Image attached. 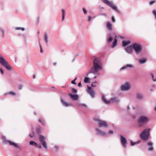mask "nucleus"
I'll return each mask as SVG.
<instances>
[{"label":"nucleus","instance_id":"f257e3e1","mask_svg":"<svg viewBox=\"0 0 156 156\" xmlns=\"http://www.w3.org/2000/svg\"><path fill=\"white\" fill-rule=\"evenodd\" d=\"M102 71V63L101 59L97 58L93 61V65L89 70V72L87 74V76L90 73L94 75L93 79H96L99 75V72Z\"/></svg>","mask_w":156,"mask_h":156},{"label":"nucleus","instance_id":"f03ea898","mask_svg":"<svg viewBox=\"0 0 156 156\" xmlns=\"http://www.w3.org/2000/svg\"><path fill=\"white\" fill-rule=\"evenodd\" d=\"M0 64L8 70H11L12 69V67L1 55H0Z\"/></svg>","mask_w":156,"mask_h":156},{"label":"nucleus","instance_id":"7ed1b4c3","mask_svg":"<svg viewBox=\"0 0 156 156\" xmlns=\"http://www.w3.org/2000/svg\"><path fill=\"white\" fill-rule=\"evenodd\" d=\"M150 129H145L140 134V137L143 140H147L150 136Z\"/></svg>","mask_w":156,"mask_h":156},{"label":"nucleus","instance_id":"20e7f679","mask_svg":"<svg viewBox=\"0 0 156 156\" xmlns=\"http://www.w3.org/2000/svg\"><path fill=\"white\" fill-rule=\"evenodd\" d=\"M133 49L134 51L136 54H140L142 50V47L140 44L135 43L132 45Z\"/></svg>","mask_w":156,"mask_h":156},{"label":"nucleus","instance_id":"39448f33","mask_svg":"<svg viewBox=\"0 0 156 156\" xmlns=\"http://www.w3.org/2000/svg\"><path fill=\"white\" fill-rule=\"evenodd\" d=\"M149 120V118L146 116L142 115L140 116L138 119V122L142 125L147 124Z\"/></svg>","mask_w":156,"mask_h":156},{"label":"nucleus","instance_id":"423d86ee","mask_svg":"<svg viewBox=\"0 0 156 156\" xmlns=\"http://www.w3.org/2000/svg\"><path fill=\"white\" fill-rule=\"evenodd\" d=\"M39 140L44 148L46 150H48L47 145L45 141V138L41 135H40Z\"/></svg>","mask_w":156,"mask_h":156},{"label":"nucleus","instance_id":"0eeeda50","mask_svg":"<svg viewBox=\"0 0 156 156\" xmlns=\"http://www.w3.org/2000/svg\"><path fill=\"white\" fill-rule=\"evenodd\" d=\"M103 2L106 5L110 6L112 9L114 10L116 12H118L117 7L113 5V3L112 2H110L107 0H102Z\"/></svg>","mask_w":156,"mask_h":156},{"label":"nucleus","instance_id":"6e6552de","mask_svg":"<svg viewBox=\"0 0 156 156\" xmlns=\"http://www.w3.org/2000/svg\"><path fill=\"white\" fill-rule=\"evenodd\" d=\"M95 120L97 122H98L99 126H102L104 127H107L108 126L107 123L104 121H101L97 119H95Z\"/></svg>","mask_w":156,"mask_h":156},{"label":"nucleus","instance_id":"1a4fd4ad","mask_svg":"<svg viewBox=\"0 0 156 156\" xmlns=\"http://www.w3.org/2000/svg\"><path fill=\"white\" fill-rule=\"evenodd\" d=\"M130 88V86L128 83H126L121 86L120 89L123 91H126L129 90Z\"/></svg>","mask_w":156,"mask_h":156},{"label":"nucleus","instance_id":"9d476101","mask_svg":"<svg viewBox=\"0 0 156 156\" xmlns=\"http://www.w3.org/2000/svg\"><path fill=\"white\" fill-rule=\"evenodd\" d=\"M120 141L122 146L125 148H126L127 144V140L126 138L122 135L120 136Z\"/></svg>","mask_w":156,"mask_h":156},{"label":"nucleus","instance_id":"9b49d317","mask_svg":"<svg viewBox=\"0 0 156 156\" xmlns=\"http://www.w3.org/2000/svg\"><path fill=\"white\" fill-rule=\"evenodd\" d=\"M87 91L88 93L90 95L91 97L93 98L94 97L95 93L93 91V90L91 89V87L87 86Z\"/></svg>","mask_w":156,"mask_h":156},{"label":"nucleus","instance_id":"f8f14e48","mask_svg":"<svg viewBox=\"0 0 156 156\" xmlns=\"http://www.w3.org/2000/svg\"><path fill=\"white\" fill-rule=\"evenodd\" d=\"M147 146L148 147L147 150L149 151H152L154 150L153 144L151 141H149L147 143Z\"/></svg>","mask_w":156,"mask_h":156},{"label":"nucleus","instance_id":"ddd939ff","mask_svg":"<svg viewBox=\"0 0 156 156\" xmlns=\"http://www.w3.org/2000/svg\"><path fill=\"white\" fill-rule=\"evenodd\" d=\"M96 130L98 134L100 135L105 136L106 135V133L104 131L99 129L98 128L96 129Z\"/></svg>","mask_w":156,"mask_h":156},{"label":"nucleus","instance_id":"4468645a","mask_svg":"<svg viewBox=\"0 0 156 156\" xmlns=\"http://www.w3.org/2000/svg\"><path fill=\"white\" fill-rule=\"evenodd\" d=\"M106 27L107 29L110 31L112 30V25L109 22H107L106 23Z\"/></svg>","mask_w":156,"mask_h":156},{"label":"nucleus","instance_id":"2eb2a0df","mask_svg":"<svg viewBox=\"0 0 156 156\" xmlns=\"http://www.w3.org/2000/svg\"><path fill=\"white\" fill-rule=\"evenodd\" d=\"M109 103H118L120 102V100L117 98H114L109 100Z\"/></svg>","mask_w":156,"mask_h":156},{"label":"nucleus","instance_id":"dca6fc26","mask_svg":"<svg viewBox=\"0 0 156 156\" xmlns=\"http://www.w3.org/2000/svg\"><path fill=\"white\" fill-rule=\"evenodd\" d=\"M61 101L63 105L65 107H68L72 106L71 104L67 103L62 99H61Z\"/></svg>","mask_w":156,"mask_h":156},{"label":"nucleus","instance_id":"f3484780","mask_svg":"<svg viewBox=\"0 0 156 156\" xmlns=\"http://www.w3.org/2000/svg\"><path fill=\"white\" fill-rule=\"evenodd\" d=\"M132 45L127 47L125 49V50L127 53L131 54L132 52Z\"/></svg>","mask_w":156,"mask_h":156},{"label":"nucleus","instance_id":"a211bd4d","mask_svg":"<svg viewBox=\"0 0 156 156\" xmlns=\"http://www.w3.org/2000/svg\"><path fill=\"white\" fill-rule=\"evenodd\" d=\"M62 12V21H63L64 20L65 18V16L66 14V12L65 10L64 9H61Z\"/></svg>","mask_w":156,"mask_h":156},{"label":"nucleus","instance_id":"6ab92c4d","mask_svg":"<svg viewBox=\"0 0 156 156\" xmlns=\"http://www.w3.org/2000/svg\"><path fill=\"white\" fill-rule=\"evenodd\" d=\"M7 142L9 144V145H10L14 146V147H16L17 148H20V146L17 144L15 143L10 140L7 141Z\"/></svg>","mask_w":156,"mask_h":156},{"label":"nucleus","instance_id":"aec40b11","mask_svg":"<svg viewBox=\"0 0 156 156\" xmlns=\"http://www.w3.org/2000/svg\"><path fill=\"white\" fill-rule=\"evenodd\" d=\"M69 96L73 100L76 101L78 99V96L76 94L73 95L72 94H69Z\"/></svg>","mask_w":156,"mask_h":156},{"label":"nucleus","instance_id":"412c9836","mask_svg":"<svg viewBox=\"0 0 156 156\" xmlns=\"http://www.w3.org/2000/svg\"><path fill=\"white\" fill-rule=\"evenodd\" d=\"M128 67H129L130 68H133V66L131 64H128L125 66H123L120 69V70H124V69H125L127 68Z\"/></svg>","mask_w":156,"mask_h":156},{"label":"nucleus","instance_id":"4be33fe9","mask_svg":"<svg viewBox=\"0 0 156 156\" xmlns=\"http://www.w3.org/2000/svg\"><path fill=\"white\" fill-rule=\"evenodd\" d=\"M117 36H115L114 41L112 43V48H114L115 47L117 44Z\"/></svg>","mask_w":156,"mask_h":156},{"label":"nucleus","instance_id":"5701e85b","mask_svg":"<svg viewBox=\"0 0 156 156\" xmlns=\"http://www.w3.org/2000/svg\"><path fill=\"white\" fill-rule=\"evenodd\" d=\"M130 43V41H124L122 42V46L123 47H126Z\"/></svg>","mask_w":156,"mask_h":156},{"label":"nucleus","instance_id":"b1692460","mask_svg":"<svg viewBox=\"0 0 156 156\" xmlns=\"http://www.w3.org/2000/svg\"><path fill=\"white\" fill-rule=\"evenodd\" d=\"M102 100L106 104L109 103V101H107L106 100L104 95H102Z\"/></svg>","mask_w":156,"mask_h":156},{"label":"nucleus","instance_id":"393cba45","mask_svg":"<svg viewBox=\"0 0 156 156\" xmlns=\"http://www.w3.org/2000/svg\"><path fill=\"white\" fill-rule=\"evenodd\" d=\"M48 35L47 33H45L44 34V41L46 43H47L48 42Z\"/></svg>","mask_w":156,"mask_h":156},{"label":"nucleus","instance_id":"a878e982","mask_svg":"<svg viewBox=\"0 0 156 156\" xmlns=\"http://www.w3.org/2000/svg\"><path fill=\"white\" fill-rule=\"evenodd\" d=\"M143 98V95L140 94L139 93L136 95V98L138 100H141Z\"/></svg>","mask_w":156,"mask_h":156},{"label":"nucleus","instance_id":"bb28decb","mask_svg":"<svg viewBox=\"0 0 156 156\" xmlns=\"http://www.w3.org/2000/svg\"><path fill=\"white\" fill-rule=\"evenodd\" d=\"M140 142V141H138L136 142H133L132 141L130 142V145L131 146H133L135 144H137Z\"/></svg>","mask_w":156,"mask_h":156},{"label":"nucleus","instance_id":"cd10ccee","mask_svg":"<svg viewBox=\"0 0 156 156\" xmlns=\"http://www.w3.org/2000/svg\"><path fill=\"white\" fill-rule=\"evenodd\" d=\"M146 60L145 59H140L139 60L140 63L141 64L144 63L146 61Z\"/></svg>","mask_w":156,"mask_h":156},{"label":"nucleus","instance_id":"c85d7f7f","mask_svg":"<svg viewBox=\"0 0 156 156\" xmlns=\"http://www.w3.org/2000/svg\"><path fill=\"white\" fill-rule=\"evenodd\" d=\"M90 80V79L89 78H88L87 77H85L84 78V82L85 83H88L89 82V81Z\"/></svg>","mask_w":156,"mask_h":156},{"label":"nucleus","instance_id":"c756f323","mask_svg":"<svg viewBox=\"0 0 156 156\" xmlns=\"http://www.w3.org/2000/svg\"><path fill=\"white\" fill-rule=\"evenodd\" d=\"M0 30L2 33V37H4L5 36L4 30L2 28H0Z\"/></svg>","mask_w":156,"mask_h":156},{"label":"nucleus","instance_id":"7c9ffc66","mask_svg":"<svg viewBox=\"0 0 156 156\" xmlns=\"http://www.w3.org/2000/svg\"><path fill=\"white\" fill-rule=\"evenodd\" d=\"M7 94H10L13 95H16V94L13 91L10 92L8 93H6L5 94V95Z\"/></svg>","mask_w":156,"mask_h":156},{"label":"nucleus","instance_id":"2f4dec72","mask_svg":"<svg viewBox=\"0 0 156 156\" xmlns=\"http://www.w3.org/2000/svg\"><path fill=\"white\" fill-rule=\"evenodd\" d=\"M112 40H113V37L112 36H110L109 37V38L108 39L107 41H108V42H111L112 41Z\"/></svg>","mask_w":156,"mask_h":156},{"label":"nucleus","instance_id":"473e14b6","mask_svg":"<svg viewBox=\"0 0 156 156\" xmlns=\"http://www.w3.org/2000/svg\"><path fill=\"white\" fill-rule=\"evenodd\" d=\"M30 145H37V143H35V142L33 141H31L30 142Z\"/></svg>","mask_w":156,"mask_h":156},{"label":"nucleus","instance_id":"72a5a7b5","mask_svg":"<svg viewBox=\"0 0 156 156\" xmlns=\"http://www.w3.org/2000/svg\"><path fill=\"white\" fill-rule=\"evenodd\" d=\"M38 122H41L43 126H45V123L44 122L42 121L41 119H38Z\"/></svg>","mask_w":156,"mask_h":156},{"label":"nucleus","instance_id":"f704fd0d","mask_svg":"<svg viewBox=\"0 0 156 156\" xmlns=\"http://www.w3.org/2000/svg\"><path fill=\"white\" fill-rule=\"evenodd\" d=\"M152 14L154 15V17L156 20V11L155 10H154L152 12Z\"/></svg>","mask_w":156,"mask_h":156},{"label":"nucleus","instance_id":"c9c22d12","mask_svg":"<svg viewBox=\"0 0 156 156\" xmlns=\"http://www.w3.org/2000/svg\"><path fill=\"white\" fill-rule=\"evenodd\" d=\"M16 30H21L22 31H23L25 30V28L24 27H17L16 28Z\"/></svg>","mask_w":156,"mask_h":156},{"label":"nucleus","instance_id":"e433bc0d","mask_svg":"<svg viewBox=\"0 0 156 156\" xmlns=\"http://www.w3.org/2000/svg\"><path fill=\"white\" fill-rule=\"evenodd\" d=\"M156 2V0L152 1L149 2L150 5H151Z\"/></svg>","mask_w":156,"mask_h":156},{"label":"nucleus","instance_id":"4c0bfd02","mask_svg":"<svg viewBox=\"0 0 156 156\" xmlns=\"http://www.w3.org/2000/svg\"><path fill=\"white\" fill-rule=\"evenodd\" d=\"M151 74L152 76V80H153V81H154V82L156 81V78H154V75L152 73H151Z\"/></svg>","mask_w":156,"mask_h":156},{"label":"nucleus","instance_id":"58836bf2","mask_svg":"<svg viewBox=\"0 0 156 156\" xmlns=\"http://www.w3.org/2000/svg\"><path fill=\"white\" fill-rule=\"evenodd\" d=\"M83 11L84 14L85 15L86 14L87 12V11L85 8H83L82 9Z\"/></svg>","mask_w":156,"mask_h":156},{"label":"nucleus","instance_id":"ea45409f","mask_svg":"<svg viewBox=\"0 0 156 156\" xmlns=\"http://www.w3.org/2000/svg\"><path fill=\"white\" fill-rule=\"evenodd\" d=\"M22 36L24 41H26L27 38L25 34H23L22 35Z\"/></svg>","mask_w":156,"mask_h":156},{"label":"nucleus","instance_id":"a19ab883","mask_svg":"<svg viewBox=\"0 0 156 156\" xmlns=\"http://www.w3.org/2000/svg\"><path fill=\"white\" fill-rule=\"evenodd\" d=\"M76 79L77 78H75L74 80L71 81V83L74 84H76V83H75V81L76 80Z\"/></svg>","mask_w":156,"mask_h":156},{"label":"nucleus","instance_id":"79ce46f5","mask_svg":"<svg viewBox=\"0 0 156 156\" xmlns=\"http://www.w3.org/2000/svg\"><path fill=\"white\" fill-rule=\"evenodd\" d=\"M97 83V82L96 81H95L94 82H93L91 84V85L93 87H96V86L94 84V83Z\"/></svg>","mask_w":156,"mask_h":156},{"label":"nucleus","instance_id":"37998d69","mask_svg":"<svg viewBox=\"0 0 156 156\" xmlns=\"http://www.w3.org/2000/svg\"><path fill=\"white\" fill-rule=\"evenodd\" d=\"M39 46L40 47V49H41L40 52L41 53H42L43 52V50H42V46H41V44L39 42Z\"/></svg>","mask_w":156,"mask_h":156},{"label":"nucleus","instance_id":"c03bdc74","mask_svg":"<svg viewBox=\"0 0 156 156\" xmlns=\"http://www.w3.org/2000/svg\"><path fill=\"white\" fill-rule=\"evenodd\" d=\"M72 91L74 93H76L77 92V90L74 88H72Z\"/></svg>","mask_w":156,"mask_h":156},{"label":"nucleus","instance_id":"a18cd8bd","mask_svg":"<svg viewBox=\"0 0 156 156\" xmlns=\"http://www.w3.org/2000/svg\"><path fill=\"white\" fill-rule=\"evenodd\" d=\"M112 20L113 23H115V18H114L113 16H112Z\"/></svg>","mask_w":156,"mask_h":156},{"label":"nucleus","instance_id":"49530a36","mask_svg":"<svg viewBox=\"0 0 156 156\" xmlns=\"http://www.w3.org/2000/svg\"><path fill=\"white\" fill-rule=\"evenodd\" d=\"M92 17L91 16H88V21L89 22H90V20H91L92 19Z\"/></svg>","mask_w":156,"mask_h":156},{"label":"nucleus","instance_id":"de8ad7c7","mask_svg":"<svg viewBox=\"0 0 156 156\" xmlns=\"http://www.w3.org/2000/svg\"><path fill=\"white\" fill-rule=\"evenodd\" d=\"M34 133H31L30 134H29V136L31 137H33L34 136Z\"/></svg>","mask_w":156,"mask_h":156},{"label":"nucleus","instance_id":"09e8293b","mask_svg":"<svg viewBox=\"0 0 156 156\" xmlns=\"http://www.w3.org/2000/svg\"><path fill=\"white\" fill-rule=\"evenodd\" d=\"M22 87H23V86H22V85H20L19 86L18 89L19 90H21L22 89Z\"/></svg>","mask_w":156,"mask_h":156},{"label":"nucleus","instance_id":"8fccbe9b","mask_svg":"<svg viewBox=\"0 0 156 156\" xmlns=\"http://www.w3.org/2000/svg\"><path fill=\"white\" fill-rule=\"evenodd\" d=\"M113 133V131L111 130H110L109 131L108 134H112Z\"/></svg>","mask_w":156,"mask_h":156},{"label":"nucleus","instance_id":"3c124183","mask_svg":"<svg viewBox=\"0 0 156 156\" xmlns=\"http://www.w3.org/2000/svg\"><path fill=\"white\" fill-rule=\"evenodd\" d=\"M0 70L1 71V73L2 74H4V71L2 70V68H0Z\"/></svg>","mask_w":156,"mask_h":156},{"label":"nucleus","instance_id":"603ef678","mask_svg":"<svg viewBox=\"0 0 156 156\" xmlns=\"http://www.w3.org/2000/svg\"><path fill=\"white\" fill-rule=\"evenodd\" d=\"M54 148L56 150H57L58 149L59 147L58 146L56 145L55 146Z\"/></svg>","mask_w":156,"mask_h":156},{"label":"nucleus","instance_id":"864d4df0","mask_svg":"<svg viewBox=\"0 0 156 156\" xmlns=\"http://www.w3.org/2000/svg\"><path fill=\"white\" fill-rule=\"evenodd\" d=\"M80 106H84V107H87V105H86L84 104H80Z\"/></svg>","mask_w":156,"mask_h":156},{"label":"nucleus","instance_id":"5fc2aeb1","mask_svg":"<svg viewBox=\"0 0 156 156\" xmlns=\"http://www.w3.org/2000/svg\"><path fill=\"white\" fill-rule=\"evenodd\" d=\"M78 86L79 87H82V85L81 82H80L78 83Z\"/></svg>","mask_w":156,"mask_h":156},{"label":"nucleus","instance_id":"6e6d98bb","mask_svg":"<svg viewBox=\"0 0 156 156\" xmlns=\"http://www.w3.org/2000/svg\"><path fill=\"white\" fill-rule=\"evenodd\" d=\"M36 146H37V147L39 148H41V145H38L37 144V145H36Z\"/></svg>","mask_w":156,"mask_h":156},{"label":"nucleus","instance_id":"4d7b16f0","mask_svg":"<svg viewBox=\"0 0 156 156\" xmlns=\"http://www.w3.org/2000/svg\"><path fill=\"white\" fill-rule=\"evenodd\" d=\"M40 131H41L40 129V128H39L37 129V132L38 133H40Z\"/></svg>","mask_w":156,"mask_h":156},{"label":"nucleus","instance_id":"13d9d810","mask_svg":"<svg viewBox=\"0 0 156 156\" xmlns=\"http://www.w3.org/2000/svg\"><path fill=\"white\" fill-rule=\"evenodd\" d=\"M57 63L56 62H55L53 63V65L54 66H55L56 64Z\"/></svg>","mask_w":156,"mask_h":156},{"label":"nucleus","instance_id":"bf43d9fd","mask_svg":"<svg viewBox=\"0 0 156 156\" xmlns=\"http://www.w3.org/2000/svg\"><path fill=\"white\" fill-rule=\"evenodd\" d=\"M35 77H36V76H35V75H33V78H34V79L35 78Z\"/></svg>","mask_w":156,"mask_h":156},{"label":"nucleus","instance_id":"052dcab7","mask_svg":"<svg viewBox=\"0 0 156 156\" xmlns=\"http://www.w3.org/2000/svg\"><path fill=\"white\" fill-rule=\"evenodd\" d=\"M55 89V87H52L51 88V90H52V89Z\"/></svg>","mask_w":156,"mask_h":156},{"label":"nucleus","instance_id":"680f3d73","mask_svg":"<svg viewBox=\"0 0 156 156\" xmlns=\"http://www.w3.org/2000/svg\"><path fill=\"white\" fill-rule=\"evenodd\" d=\"M127 109L128 110H129V106H128L127 107Z\"/></svg>","mask_w":156,"mask_h":156},{"label":"nucleus","instance_id":"e2e57ef3","mask_svg":"<svg viewBox=\"0 0 156 156\" xmlns=\"http://www.w3.org/2000/svg\"><path fill=\"white\" fill-rule=\"evenodd\" d=\"M119 37H120L121 38H122V36H119Z\"/></svg>","mask_w":156,"mask_h":156},{"label":"nucleus","instance_id":"0e129e2a","mask_svg":"<svg viewBox=\"0 0 156 156\" xmlns=\"http://www.w3.org/2000/svg\"><path fill=\"white\" fill-rule=\"evenodd\" d=\"M101 9H104V7H101Z\"/></svg>","mask_w":156,"mask_h":156},{"label":"nucleus","instance_id":"69168bd1","mask_svg":"<svg viewBox=\"0 0 156 156\" xmlns=\"http://www.w3.org/2000/svg\"><path fill=\"white\" fill-rule=\"evenodd\" d=\"M57 89H55V91H56L57 90Z\"/></svg>","mask_w":156,"mask_h":156},{"label":"nucleus","instance_id":"338daca9","mask_svg":"<svg viewBox=\"0 0 156 156\" xmlns=\"http://www.w3.org/2000/svg\"><path fill=\"white\" fill-rule=\"evenodd\" d=\"M34 114L35 115H36V114L35 113V112H34Z\"/></svg>","mask_w":156,"mask_h":156}]
</instances>
